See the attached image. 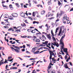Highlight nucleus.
<instances>
[{
  "label": "nucleus",
  "instance_id": "f257e3e1",
  "mask_svg": "<svg viewBox=\"0 0 73 73\" xmlns=\"http://www.w3.org/2000/svg\"><path fill=\"white\" fill-rule=\"evenodd\" d=\"M11 49L13 51V50H15V51L16 52H17V53H19V52H20V51L18 50V49L14 48H13V47H11Z\"/></svg>",
  "mask_w": 73,
  "mask_h": 73
},
{
  "label": "nucleus",
  "instance_id": "f03ea898",
  "mask_svg": "<svg viewBox=\"0 0 73 73\" xmlns=\"http://www.w3.org/2000/svg\"><path fill=\"white\" fill-rule=\"evenodd\" d=\"M65 17H66V21H68V19H69V17H67L66 16V15L65 14L64 15V16L63 18V19H62V21H64L65 20Z\"/></svg>",
  "mask_w": 73,
  "mask_h": 73
},
{
  "label": "nucleus",
  "instance_id": "7ed1b4c3",
  "mask_svg": "<svg viewBox=\"0 0 73 73\" xmlns=\"http://www.w3.org/2000/svg\"><path fill=\"white\" fill-rule=\"evenodd\" d=\"M12 16H13V17H17L18 15L17 13H13L11 14Z\"/></svg>",
  "mask_w": 73,
  "mask_h": 73
},
{
  "label": "nucleus",
  "instance_id": "20e7f679",
  "mask_svg": "<svg viewBox=\"0 0 73 73\" xmlns=\"http://www.w3.org/2000/svg\"><path fill=\"white\" fill-rule=\"evenodd\" d=\"M65 34H64V35L63 36H62L61 37V38L60 40V42H61L62 43V39L65 37Z\"/></svg>",
  "mask_w": 73,
  "mask_h": 73
},
{
  "label": "nucleus",
  "instance_id": "39448f33",
  "mask_svg": "<svg viewBox=\"0 0 73 73\" xmlns=\"http://www.w3.org/2000/svg\"><path fill=\"white\" fill-rule=\"evenodd\" d=\"M20 15L22 17H24L25 19V18H27V17H25V13H23V12H22V13H21L20 14Z\"/></svg>",
  "mask_w": 73,
  "mask_h": 73
},
{
  "label": "nucleus",
  "instance_id": "423d86ee",
  "mask_svg": "<svg viewBox=\"0 0 73 73\" xmlns=\"http://www.w3.org/2000/svg\"><path fill=\"white\" fill-rule=\"evenodd\" d=\"M48 51L49 52V53H51L52 56H54V57L55 56V55L54 54V53L53 52H52V51L48 50Z\"/></svg>",
  "mask_w": 73,
  "mask_h": 73
},
{
  "label": "nucleus",
  "instance_id": "0eeeda50",
  "mask_svg": "<svg viewBox=\"0 0 73 73\" xmlns=\"http://www.w3.org/2000/svg\"><path fill=\"white\" fill-rule=\"evenodd\" d=\"M54 43H53L52 42H51V44H52V45H54V46H56L57 47H58L59 46H60V45H59L58 44V46H57V44H56V42H54Z\"/></svg>",
  "mask_w": 73,
  "mask_h": 73
},
{
  "label": "nucleus",
  "instance_id": "6e6552de",
  "mask_svg": "<svg viewBox=\"0 0 73 73\" xmlns=\"http://www.w3.org/2000/svg\"><path fill=\"white\" fill-rule=\"evenodd\" d=\"M64 68H65L66 69H67V68H69L68 66V64H67V63H65L64 65Z\"/></svg>",
  "mask_w": 73,
  "mask_h": 73
},
{
  "label": "nucleus",
  "instance_id": "1a4fd4ad",
  "mask_svg": "<svg viewBox=\"0 0 73 73\" xmlns=\"http://www.w3.org/2000/svg\"><path fill=\"white\" fill-rule=\"evenodd\" d=\"M51 67H52V66H50V64H49V66H48V69L47 70V72H48V73H49V71L48 70H49V69H50V68H51Z\"/></svg>",
  "mask_w": 73,
  "mask_h": 73
},
{
  "label": "nucleus",
  "instance_id": "9d476101",
  "mask_svg": "<svg viewBox=\"0 0 73 73\" xmlns=\"http://www.w3.org/2000/svg\"><path fill=\"white\" fill-rule=\"evenodd\" d=\"M61 32H62V28H60V30L58 34V36H60V35H61Z\"/></svg>",
  "mask_w": 73,
  "mask_h": 73
},
{
  "label": "nucleus",
  "instance_id": "9b49d317",
  "mask_svg": "<svg viewBox=\"0 0 73 73\" xmlns=\"http://www.w3.org/2000/svg\"><path fill=\"white\" fill-rule=\"evenodd\" d=\"M60 43H61V44L62 45L61 48L62 49H64V43H63L62 42H62H60Z\"/></svg>",
  "mask_w": 73,
  "mask_h": 73
},
{
  "label": "nucleus",
  "instance_id": "f8f14e48",
  "mask_svg": "<svg viewBox=\"0 0 73 73\" xmlns=\"http://www.w3.org/2000/svg\"><path fill=\"white\" fill-rule=\"evenodd\" d=\"M36 37H37L35 36H33V37L31 36H27V38H36Z\"/></svg>",
  "mask_w": 73,
  "mask_h": 73
},
{
  "label": "nucleus",
  "instance_id": "ddd939ff",
  "mask_svg": "<svg viewBox=\"0 0 73 73\" xmlns=\"http://www.w3.org/2000/svg\"><path fill=\"white\" fill-rule=\"evenodd\" d=\"M8 15L7 14H6L4 15V18L5 19H7L8 17Z\"/></svg>",
  "mask_w": 73,
  "mask_h": 73
},
{
  "label": "nucleus",
  "instance_id": "4468645a",
  "mask_svg": "<svg viewBox=\"0 0 73 73\" xmlns=\"http://www.w3.org/2000/svg\"><path fill=\"white\" fill-rule=\"evenodd\" d=\"M59 13H58L57 14L56 17L57 19H58V18H60V15H59Z\"/></svg>",
  "mask_w": 73,
  "mask_h": 73
},
{
  "label": "nucleus",
  "instance_id": "2eb2a0df",
  "mask_svg": "<svg viewBox=\"0 0 73 73\" xmlns=\"http://www.w3.org/2000/svg\"><path fill=\"white\" fill-rule=\"evenodd\" d=\"M66 29H64L62 31V33H64V34H65V33H66Z\"/></svg>",
  "mask_w": 73,
  "mask_h": 73
},
{
  "label": "nucleus",
  "instance_id": "dca6fc26",
  "mask_svg": "<svg viewBox=\"0 0 73 73\" xmlns=\"http://www.w3.org/2000/svg\"><path fill=\"white\" fill-rule=\"evenodd\" d=\"M36 48V47H35L33 48L32 49V50H31V52H35V48Z\"/></svg>",
  "mask_w": 73,
  "mask_h": 73
},
{
  "label": "nucleus",
  "instance_id": "f3484780",
  "mask_svg": "<svg viewBox=\"0 0 73 73\" xmlns=\"http://www.w3.org/2000/svg\"><path fill=\"white\" fill-rule=\"evenodd\" d=\"M35 41L36 42H40V40L39 39L36 38Z\"/></svg>",
  "mask_w": 73,
  "mask_h": 73
},
{
  "label": "nucleus",
  "instance_id": "a211bd4d",
  "mask_svg": "<svg viewBox=\"0 0 73 73\" xmlns=\"http://www.w3.org/2000/svg\"><path fill=\"white\" fill-rule=\"evenodd\" d=\"M21 26H22L23 27H26L27 25H25V23H23V24H21Z\"/></svg>",
  "mask_w": 73,
  "mask_h": 73
},
{
  "label": "nucleus",
  "instance_id": "6ab92c4d",
  "mask_svg": "<svg viewBox=\"0 0 73 73\" xmlns=\"http://www.w3.org/2000/svg\"><path fill=\"white\" fill-rule=\"evenodd\" d=\"M33 24H35V23H36V24H39V22H38V21H34L33 22Z\"/></svg>",
  "mask_w": 73,
  "mask_h": 73
},
{
  "label": "nucleus",
  "instance_id": "aec40b11",
  "mask_svg": "<svg viewBox=\"0 0 73 73\" xmlns=\"http://www.w3.org/2000/svg\"><path fill=\"white\" fill-rule=\"evenodd\" d=\"M42 38H43V40H44H44H46V37L44 35H42Z\"/></svg>",
  "mask_w": 73,
  "mask_h": 73
},
{
  "label": "nucleus",
  "instance_id": "412c9836",
  "mask_svg": "<svg viewBox=\"0 0 73 73\" xmlns=\"http://www.w3.org/2000/svg\"><path fill=\"white\" fill-rule=\"evenodd\" d=\"M45 13V11L44 10H43L41 12V15H44V14Z\"/></svg>",
  "mask_w": 73,
  "mask_h": 73
},
{
  "label": "nucleus",
  "instance_id": "4be33fe9",
  "mask_svg": "<svg viewBox=\"0 0 73 73\" xmlns=\"http://www.w3.org/2000/svg\"><path fill=\"white\" fill-rule=\"evenodd\" d=\"M47 37L48 39H51V36H49V35H47Z\"/></svg>",
  "mask_w": 73,
  "mask_h": 73
},
{
  "label": "nucleus",
  "instance_id": "5701e85b",
  "mask_svg": "<svg viewBox=\"0 0 73 73\" xmlns=\"http://www.w3.org/2000/svg\"><path fill=\"white\" fill-rule=\"evenodd\" d=\"M39 52H40L39 51H37L36 52L34 53V54H38V53H39Z\"/></svg>",
  "mask_w": 73,
  "mask_h": 73
},
{
  "label": "nucleus",
  "instance_id": "b1692460",
  "mask_svg": "<svg viewBox=\"0 0 73 73\" xmlns=\"http://www.w3.org/2000/svg\"><path fill=\"white\" fill-rule=\"evenodd\" d=\"M64 52H66V55H67V56H68V53H69V52H68V51H64Z\"/></svg>",
  "mask_w": 73,
  "mask_h": 73
},
{
  "label": "nucleus",
  "instance_id": "393cba45",
  "mask_svg": "<svg viewBox=\"0 0 73 73\" xmlns=\"http://www.w3.org/2000/svg\"><path fill=\"white\" fill-rule=\"evenodd\" d=\"M9 7L10 8H13V9H11V10H12L13 9V8L12 7V5H10Z\"/></svg>",
  "mask_w": 73,
  "mask_h": 73
},
{
  "label": "nucleus",
  "instance_id": "a878e982",
  "mask_svg": "<svg viewBox=\"0 0 73 73\" xmlns=\"http://www.w3.org/2000/svg\"><path fill=\"white\" fill-rule=\"evenodd\" d=\"M50 60H51L52 59V54L51 53H50Z\"/></svg>",
  "mask_w": 73,
  "mask_h": 73
},
{
  "label": "nucleus",
  "instance_id": "bb28decb",
  "mask_svg": "<svg viewBox=\"0 0 73 73\" xmlns=\"http://www.w3.org/2000/svg\"><path fill=\"white\" fill-rule=\"evenodd\" d=\"M15 48H16V49H18L20 50V48L19 47H17V46H15Z\"/></svg>",
  "mask_w": 73,
  "mask_h": 73
},
{
  "label": "nucleus",
  "instance_id": "cd10ccee",
  "mask_svg": "<svg viewBox=\"0 0 73 73\" xmlns=\"http://www.w3.org/2000/svg\"><path fill=\"white\" fill-rule=\"evenodd\" d=\"M54 19V17H52L50 18H48V20H53Z\"/></svg>",
  "mask_w": 73,
  "mask_h": 73
},
{
  "label": "nucleus",
  "instance_id": "c85d7f7f",
  "mask_svg": "<svg viewBox=\"0 0 73 73\" xmlns=\"http://www.w3.org/2000/svg\"><path fill=\"white\" fill-rule=\"evenodd\" d=\"M31 33H35V32H36L35 31V30H33L31 31Z\"/></svg>",
  "mask_w": 73,
  "mask_h": 73
},
{
  "label": "nucleus",
  "instance_id": "c756f323",
  "mask_svg": "<svg viewBox=\"0 0 73 73\" xmlns=\"http://www.w3.org/2000/svg\"><path fill=\"white\" fill-rule=\"evenodd\" d=\"M60 50H61V52H62V54L63 55H64V53L63 52V51L62 50V49L61 48H60Z\"/></svg>",
  "mask_w": 73,
  "mask_h": 73
},
{
  "label": "nucleus",
  "instance_id": "7c9ffc66",
  "mask_svg": "<svg viewBox=\"0 0 73 73\" xmlns=\"http://www.w3.org/2000/svg\"><path fill=\"white\" fill-rule=\"evenodd\" d=\"M35 13L34 12H33V13L32 16L33 17H35Z\"/></svg>",
  "mask_w": 73,
  "mask_h": 73
},
{
  "label": "nucleus",
  "instance_id": "2f4dec72",
  "mask_svg": "<svg viewBox=\"0 0 73 73\" xmlns=\"http://www.w3.org/2000/svg\"><path fill=\"white\" fill-rule=\"evenodd\" d=\"M28 18L29 19H30V20H31L33 21V19L32 18H31L30 17H28Z\"/></svg>",
  "mask_w": 73,
  "mask_h": 73
},
{
  "label": "nucleus",
  "instance_id": "473e14b6",
  "mask_svg": "<svg viewBox=\"0 0 73 73\" xmlns=\"http://www.w3.org/2000/svg\"><path fill=\"white\" fill-rule=\"evenodd\" d=\"M5 25L6 26H7L8 25H9V24L7 23V22H5Z\"/></svg>",
  "mask_w": 73,
  "mask_h": 73
},
{
  "label": "nucleus",
  "instance_id": "72a5a7b5",
  "mask_svg": "<svg viewBox=\"0 0 73 73\" xmlns=\"http://www.w3.org/2000/svg\"><path fill=\"white\" fill-rule=\"evenodd\" d=\"M58 4L59 5V6L61 4V2L59 1H58Z\"/></svg>",
  "mask_w": 73,
  "mask_h": 73
},
{
  "label": "nucleus",
  "instance_id": "f704fd0d",
  "mask_svg": "<svg viewBox=\"0 0 73 73\" xmlns=\"http://www.w3.org/2000/svg\"><path fill=\"white\" fill-rule=\"evenodd\" d=\"M52 40L53 41H56V39L55 38H54V37H52Z\"/></svg>",
  "mask_w": 73,
  "mask_h": 73
},
{
  "label": "nucleus",
  "instance_id": "c9c22d12",
  "mask_svg": "<svg viewBox=\"0 0 73 73\" xmlns=\"http://www.w3.org/2000/svg\"><path fill=\"white\" fill-rule=\"evenodd\" d=\"M10 17V18H9V19H10V20H13V18L11 16Z\"/></svg>",
  "mask_w": 73,
  "mask_h": 73
},
{
  "label": "nucleus",
  "instance_id": "e433bc0d",
  "mask_svg": "<svg viewBox=\"0 0 73 73\" xmlns=\"http://www.w3.org/2000/svg\"><path fill=\"white\" fill-rule=\"evenodd\" d=\"M70 23V20H68L67 21V24H69Z\"/></svg>",
  "mask_w": 73,
  "mask_h": 73
},
{
  "label": "nucleus",
  "instance_id": "4c0bfd02",
  "mask_svg": "<svg viewBox=\"0 0 73 73\" xmlns=\"http://www.w3.org/2000/svg\"><path fill=\"white\" fill-rule=\"evenodd\" d=\"M12 29H13L12 28H10L8 29V31H11V30H12Z\"/></svg>",
  "mask_w": 73,
  "mask_h": 73
},
{
  "label": "nucleus",
  "instance_id": "58836bf2",
  "mask_svg": "<svg viewBox=\"0 0 73 73\" xmlns=\"http://www.w3.org/2000/svg\"><path fill=\"white\" fill-rule=\"evenodd\" d=\"M13 69H17V68L15 67H13Z\"/></svg>",
  "mask_w": 73,
  "mask_h": 73
},
{
  "label": "nucleus",
  "instance_id": "ea45409f",
  "mask_svg": "<svg viewBox=\"0 0 73 73\" xmlns=\"http://www.w3.org/2000/svg\"><path fill=\"white\" fill-rule=\"evenodd\" d=\"M69 63L70 64V65L71 66H73V64H72V62H70Z\"/></svg>",
  "mask_w": 73,
  "mask_h": 73
},
{
  "label": "nucleus",
  "instance_id": "a19ab883",
  "mask_svg": "<svg viewBox=\"0 0 73 73\" xmlns=\"http://www.w3.org/2000/svg\"><path fill=\"white\" fill-rule=\"evenodd\" d=\"M28 32H31L32 31H31V29H27Z\"/></svg>",
  "mask_w": 73,
  "mask_h": 73
},
{
  "label": "nucleus",
  "instance_id": "79ce46f5",
  "mask_svg": "<svg viewBox=\"0 0 73 73\" xmlns=\"http://www.w3.org/2000/svg\"><path fill=\"white\" fill-rule=\"evenodd\" d=\"M5 63H8V62H7V59L5 60V61L4 62V64H5Z\"/></svg>",
  "mask_w": 73,
  "mask_h": 73
},
{
  "label": "nucleus",
  "instance_id": "37998d69",
  "mask_svg": "<svg viewBox=\"0 0 73 73\" xmlns=\"http://www.w3.org/2000/svg\"><path fill=\"white\" fill-rule=\"evenodd\" d=\"M51 73H56V71H55V70H54L53 71H52Z\"/></svg>",
  "mask_w": 73,
  "mask_h": 73
},
{
  "label": "nucleus",
  "instance_id": "c03bdc74",
  "mask_svg": "<svg viewBox=\"0 0 73 73\" xmlns=\"http://www.w3.org/2000/svg\"><path fill=\"white\" fill-rule=\"evenodd\" d=\"M64 50V51H67L68 49L67 48H64V49H63Z\"/></svg>",
  "mask_w": 73,
  "mask_h": 73
},
{
  "label": "nucleus",
  "instance_id": "a18cd8bd",
  "mask_svg": "<svg viewBox=\"0 0 73 73\" xmlns=\"http://www.w3.org/2000/svg\"><path fill=\"white\" fill-rule=\"evenodd\" d=\"M21 7L22 8H23V3H21Z\"/></svg>",
  "mask_w": 73,
  "mask_h": 73
},
{
  "label": "nucleus",
  "instance_id": "49530a36",
  "mask_svg": "<svg viewBox=\"0 0 73 73\" xmlns=\"http://www.w3.org/2000/svg\"><path fill=\"white\" fill-rule=\"evenodd\" d=\"M33 1V3H35V4H37V1Z\"/></svg>",
  "mask_w": 73,
  "mask_h": 73
},
{
  "label": "nucleus",
  "instance_id": "de8ad7c7",
  "mask_svg": "<svg viewBox=\"0 0 73 73\" xmlns=\"http://www.w3.org/2000/svg\"><path fill=\"white\" fill-rule=\"evenodd\" d=\"M11 58H12V57L10 56L9 57H8V59H11Z\"/></svg>",
  "mask_w": 73,
  "mask_h": 73
},
{
  "label": "nucleus",
  "instance_id": "09e8293b",
  "mask_svg": "<svg viewBox=\"0 0 73 73\" xmlns=\"http://www.w3.org/2000/svg\"><path fill=\"white\" fill-rule=\"evenodd\" d=\"M45 44H46V45H47V44H48V41H46L45 42Z\"/></svg>",
  "mask_w": 73,
  "mask_h": 73
},
{
  "label": "nucleus",
  "instance_id": "8fccbe9b",
  "mask_svg": "<svg viewBox=\"0 0 73 73\" xmlns=\"http://www.w3.org/2000/svg\"><path fill=\"white\" fill-rule=\"evenodd\" d=\"M73 11V7L72 8L70 11V12L71 11Z\"/></svg>",
  "mask_w": 73,
  "mask_h": 73
},
{
  "label": "nucleus",
  "instance_id": "3c124183",
  "mask_svg": "<svg viewBox=\"0 0 73 73\" xmlns=\"http://www.w3.org/2000/svg\"><path fill=\"white\" fill-rule=\"evenodd\" d=\"M26 37H27V36H22V38H26Z\"/></svg>",
  "mask_w": 73,
  "mask_h": 73
},
{
  "label": "nucleus",
  "instance_id": "603ef678",
  "mask_svg": "<svg viewBox=\"0 0 73 73\" xmlns=\"http://www.w3.org/2000/svg\"><path fill=\"white\" fill-rule=\"evenodd\" d=\"M18 58H19V59H20V60H21V61H23V59L21 58H20V57H18Z\"/></svg>",
  "mask_w": 73,
  "mask_h": 73
},
{
  "label": "nucleus",
  "instance_id": "864d4df0",
  "mask_svg": "<svg viewBox=\"0 0 73 73\" xmlns=\"http://www.w3.org/2000/svg\"><path fill=\"white\" fill-rule=\"evenodd\" d=\"M52 34V37H54V34L53 33L51 34Z\"/></svg>",
  "mask_w": 73,
  "mask_h": 73
},
{
  "label": "nucleus",
  "instance_id": "5fc2aeb1",
  "mask_svg": "<svg viewBox=\"0 0 73 73\" xmlns=\"http://www.w3.org/2000/svg\"><path fill=\"white\" fill-rule=\"evenodd\" d=\"M43 48L44 49H48V50H50V49H48V48H46V47H43Z\"/></svg>",
  "mask_w": 73,
  "mask_h": 73
},
{
  "label": "nucleus",
  "instance_id": "6e6d98bb",
  "mask_svg": "<svg viewBox=\"0 0 73 73\" xmlns=\"http://www.w3.org/2000/svg\"><path fill=\"white\" fill-rule=\"evenodd\" d=\"M40 46H44L42 44H41L40 45Z\"/></svg>",
  "mask_w": 73,
  "mask_h": 73
},
{
  "label": "nucleus",
  "instance_id": "4d7b16f0",
  "mask_svg": "<svg viewBox=\"0 0 73 73\" xmlns=\"http://www.w3.org/2000/svg\"><path fill=\"white\" fill-rule=\"evenodd\" d=\"M51 48L53 49H54V46L52 45H51Z\"/></svg>",
  "mask_w": 73,
  "mask_h": 73
},
{
  "label": "nucleus",
  "instance_id": "13d9d810",
  "mask_svg": "<svg viewBox=\"0 0 73 73\" xmlns=\"http://www.w3.org/2000/svg\"><path fill=\"white\" fill-rule=\"evenodd\" d=\"M42 27V26H41L39 27V28H40V29H41Z\"/></svg>",
  "mask_w": 73,
  "mask_h": 73
},
{
  "label": "nucleus",
  "instance_id": "bf43d9fd",
  "mask_svg": "<svg viewBox=\"0 0 73 73\" xmlns=\"http://www.w3.org/2000/svg\"><path fill=\"white\" fill-rule=\"evenodd\" d=\"M24 8H27V7L25 5H24Z\"/></svg>",
  "mask_w": 73,
  "mask_h": 73
},
{
  "label": "nucleus",
  "instance_id": "052dcab7",
  "mask_svg": "<svg viewBox=\"0 0 73 73\" xmlns=\"http://www.w3.org/2000/svg\"><path fill=\"white\" fill-rule=\"evenodd\" d=\"M23 47L24 49H25V45H23Z\"/></svg>",
  "mask_w": 73,
  "mask_h": 73
},
{
  "label": "nucleus",
  "instance_id": "680f3d73",
  "mask_svg": "<svg viewBox=\"0 0 73 73\" xmlns=\"http://www.w3.org/2000/svg\"><path fill=\"white\" fill-rule=\"evenodd\" d=\"M67 58H68V56H66V55L65 56V59H67Z\"/></svg>",
  "mask_w": 73,
  "mask_h": 73
},
{
  "label": "nucleus",
  "instance_id": "e2e57ef3",
  "mask_svg": "<svg viewBox=\"0 0 73 73\" xmlns=\"http://www.w3.org/2000/svg\"><path fill=\"white\" fill-rule=\"evenodd\" d=\"M5 3V1H2V4H4V3Z\"/></svg>",
  "mask_w": 73,
  "mask_h": 73
},
{
  "label": "nucleus",
  "instance_id": "0e129e2a",
  "mask_svg": "<svg viewBox=\"0 0 73 73\" xmlns=\"http://www.w3.org/2000/svg\"><path fill=\"white\" fill-rule=\"evenodd\" d=\"M59 29V27H58V28H56V30L58 31Z\"/></svg>",
  "mask_w": 73,
  "mask_h": 73
},
{
  "label": "nucleus",
  "instance_id": "69168bd1",
  "mask_svg": "<svg viewBox=\"0 0 73 73\" xmlns=\"http://www.w3.org/2000/svg\"><path fill=\"white\" fill-rule=\"evenodd\" d=\"M15 43H16V42H15V41H14L12 43V44H15Z\"/></svg>",
  "mask_w": 73,
  "mask_h": 73
},
{
  "label": "nucleus",
  "instance_id": "338daca9",
  "mask_svg": "<svg viewBox=\"0 0 73 73\" xmlns=\"http://www.w3.org/2000/svg\"><path fill=\"white\" fill-rule=\"evenodd\" d=\"M22 52H24V51H25V49H22Z\"/></svg>",
  "mask_w": 73,
  "mask_h": 73
},
{
  "label": "nucleus",
  "instance_id": "774afa93",
  "mask_svg": "<svg viewBox=\"0 0 73 73\" xmlns=\"http://www.w3.org/2000/svg\"><path fill=\"white\" fill-rule=\"evenodd\" d=\"M62 23L64 24H66V21H64L62 22Z\"/></svg>",
  "mask_w": 73,
  "mask_h": 73
}]
</instances>
